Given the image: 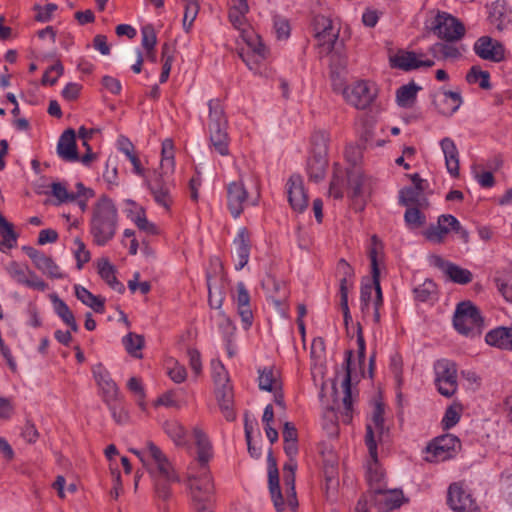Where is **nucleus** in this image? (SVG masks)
<instances>
[{"instance_id":"11","label":"nucleus","mask_w":512,"mask_h":512,"mask_svg":"<svg viewBox=\"0 0 512 512\" xmlns=\"http://www.w3.org/2000/svg\"><path fill=\"white\" fill-rule=\"evenodd\" d=\"M149 475L153 482L156 497L163 501H168L172 497V484L181 482L175 468L149 470Z\"/></svg>"},{"instance_id":"30","label":"nucleus","mask_w":512,"mask_h":512,"mask_svg":"<svg viewBox=\"0 0 512 512\" xmlns=\"http://www.w3.org/2000/svg\"><path fill=\"white\" fill-rule=\"evenodd\" d=\"M297 463L294 458H289V461L284 465V482L287 486V506L291 510H295L298 507V501L295 492V470Z\"/></svg>"},{"instance_id":"64","label":"nucleus","mask_w":512,"mask_h":512,"mask_svg":"<svg viewBox=\"0 0 512 512\" xmlns=\"http://www.w3.org/2000/svg\"><path fill=\"white\" fill-rule=\"evenodd\" d=\"M212 377L215 386L229 384L228 373L222 363H212Z\"/></svg>"},{"instance_id":"46","label":"nucleus","mask_w":512,"mask_h":512,"mask_svg":"<svg viewBox=\"0 0 512 512\" xmlns=\"http://www.w3.org/2000/svg\"><path fill=\"white\" fill-rule=\"evenodd\" d=\"M165 433L177 446H184L187 443L186 431L177 421H166L163 425Z\"/></svg>"},{"instance_id":"59","label":"nucleus","mask_w":512,"mask_h":512,"mask_svg":"<svg viewBox=\"0 0 512 512\" xmlns=\"http://www.w3.org/2000/svg\"><path fill=\"white\" fill-rule=\"evenodd\" d=\"M447 234H448V229L444 228V226H441L438 223L436 225H431L425 231V237L429 241L436 243V244L442 243Z\"/></svg>"},{"instance_id":"13","label":"nucleus","mask_w":512,"mask_h":512,"mask_svg":"<svg viewBox=\"0 0 512 512\" xmlns=\"http://www.w3.org/2000/svg\"><path fill=\"white\" fill-rule=\"evenodd\" d=\"M92 373L100 389L103 401L105 403H110L111 401L117 400L119 397V390L108 370L101 363H98L93 366Z\"/></svg>"},{"instance_id":"43","label":"nucleus","mask_w":512,"mask_h":512,"mask_svg":"<svg viewBox=\"0 0 512 512\" xmlns=\"http://www.w3.org/2000/svg\"><path fill=\"white\" fill-rule=\"evenodd\" d=\"M445 275L449 278L450 281L460 285L468 284L473 279V274L470 270L462 268L452 262L449 264Z\"/></svg>"},{"instance_id":"58","label":"nucleus","mask_w":512,"mask_h":512,"mask_svg":"<svg viewBox=\"0 0 512 512\" xmlns=\"http://www.w3.org/2000/svg\"><path fill=\"white\" fill-rule=\"evenodd\" d=\"M249 10V6H246L245 9H242L241 6L233 5L229 10V20L231 24L237 28L241 29L245 24V15Z\"/></svg>"},{"instance_id":"19","label":"nucleus","mask_w":512,"mask_h":512,"mask_svg":"<svg viewBox=\"0 0 512 512\" xmlns=\"http://www.w3.org/2000/svg\"><path fill=\"white\" fill-rule=\"evenodd\" d=\"M351 358L352 351H346L345 357V365H346V373L342 381V388L344 392V396L342 399L343 411L341 412L342 422L345 424H349L352 420V410H353V399L351 393Z\"/></svg>"},{"instance_id":"28","label":"nucleus","mask_w":512,"mask_h":512,"mask_svg":"<svg viewBox=\"0 0 512 512\" xmlns=\"http://www.w3.org/2000/svg\"><path fill=\"white\" fill-rule=\"evenodd\" d=\"M228 127L208 128L209 146L221 156L229 155V135Z\"/></svg>"},{"instance_id":"15","label":"nucleus","mask_w":512,"mask_h":512,"mask_svg":"<svg viewBox=\"0 0 512 512\" xmlns=\"http://www.w3.org/2000/svg\"><path fill=\"white\" fill-rule=\"evenodd\" d=\"M248 201V191L242 180L232 181L227 185V206L233 216L238 218Z\"/></svg>"},{"instance_id":"6","label":"nucleus","mask_w":512,"mask_h":512,"mask_svg":"<svg viewBox=\"0 0 512 512\" xmlns=\"http://www.w3.org/2000/svg\"><path fill=\"white\" fill-rule=\"evenodd\" d=\"M383 306V295L378 277V286L372 277L370 283L362 284L360 291V308L364 316L372 312L374 323H380V308Z\"/></svg>"},{"instance_id":"62","label":"nucleus","mask_w":512,"mask_h":512,"mask_svg":"<svg viewBox=\"0 0 512 512\" xmlns=\"http://www.w3.org/2000/svg\"><path fill=\"white\" fill-rule=\"evenodd\" d=\"M34 9L37 11L36 21L48 22L52 19V15L58 9V6L54 3H49L45 6L35 5Z\"/></svg>"},{"instance_id":"20","label":"nucleus","mask_w":512,"mask_h":512,"mask_svg":"<svg viewBox=\"0 0 512 512\" xmlns=\"http://www.w3.org/2000/svg\"><path fill=\"white\" fill-rule=\"evenodd\" d=\"M433 104L440 114L451 116L459 109L462 98L458 92L440 90L434 94Z\"/></svg>"},{"instance_id":"18","label":"nucleus","mask_w":512,"mask_h":512,"mask_svg":"<svg viewBox=\"0 0 512 512\" xmlns=\"http://www.w3.org/2000/svg\"><path fill=\"white\" fill-rule=\"evenodd\" d=\"M286 186L288 201L292 209L298 213L305 211L308 206V196L305 192L302 178L299 175H292Z\"/></svg>"},{"instance_id":"14","label":"nucleus","mask_w":512,"mask_h":512,"mask_svg":"<svg viewBox=\"0 0 512 512\" xmlns=\"http://www.w3.org/2000/svg\"><path fill=\"white\" fill-rule=\"evenodd\" d=\"M447 501L454 512H478V507L471 495L458 483L449 486Z\"/></svg>"},{"instance_id":"36","label":"nucleus","mask_w":512,"mask_h":512,"mask_svg":"<svg viewBox=\"0 0 512 512\" xmlns=\"http://www.w3.org/2000/svg\"><path fill=\"white\" fill-rule=\"evenodd\" d=\"M208 128L228 127V119L224 107L219 99H211L208 102Z\"/></svg>"},{"instance_id":"9","label":"nucleus","mask_w":512,"mask_h":512,"mask_svg":"<svg viewBox=\"0 0 512 512\" xmlns=\"http://www.w3.org/2000/svg\"><path fill=\"white\" fill-rule=\"evenodd\" d=\"M5 271L19 285L37 291H45L48 288V284L31 270L27 264L11 261L5 266Z\"/></svg>"},{"instance_id":"34","label":"nucleus","mask_w":512,"mask_h":512,"mask_svg":"<svg viewBox=\"0 0 512 512\" xmlns=\"http://www.w3.org/2000/svg\"><path fill=\"white\" fill-rule=\"evenodd\" d=\"M75 295L79 301H81L84 305L93 309L96 313H104L105 311V299L93 295L89 290L81 285L74 286Z\"/></svg>"},{"instance_id":"48","label":"nucleus","mask_w":512,"mask_h":512,"mask_svg":"<svg viewBox=\"0 0 512 512\" xmlns=\"http://www.w3.org/2000/svg\"><path fill=\"white\" fill-rule=\"evenodd\" d=\"M463 407L460 403H453L447 407L442 418V426L444 429L454 427L460 420Z\"/></svg>"},{"instance_id":"33","label":"nucleus","mask_w":512,"mask_h":512,"mask_svg":"<svg viewBox=\"0 0 512 512\" xmlns=\"http://www.w3.org/2000/svg\"><path fill=\"white\" fill-rule=\"evenodd\" d=\"M98 273L100 277L115 291L123 293L125 291L124 285L116 278V270L114 265L110 263L108 258H101L98 261Z\"/></svg>"},{"instance_id":"57","label":"nucleus","mask_w":512,"mask_h":512,"mask_svg":"<svg viewBox=\"0 0 512 512\" xmlns=\"http://www.w3.org/2000/svg\"><path fill=\"white\" fill-rule=\"evenodd\" d=\"M404 220L409 227L417 228L424 224L425 216L418 208L409 206L405 211Z\"/></svg>"},{"instance_id":"52","label":"nucleus","mask_w":512,"mask_h":512,"mask_svg":"<svg viewBox=\"0 0 512 512\" xmlns=\"http://www.w3.org/2000/svg\"><path fill=\"white\" fill-rule=\"evenodd\" d=\"M51 193L56 198V205L76 201V196L73 192H69L65 185L60 182L51 184Z\"/></svg>"},{"instance_id":"53","label":"nucleus","mask_w":512,"mask_h":512,"mask_svg":"<svg viewBox=\"0 0 512 512\" xmlns=\"http://www.w3.org/2000/svg\"><path fill=\"white\" fill-rule=\"evenodd\" d=\"M259 388L264 391L272 392L277 389L278 383L270 368L259 370L258 377Z\"/></svg>"},{"instance_id":"49","label":"nucleus","mask_w":512,"mask_h":512,"mask_svg":"<svg viewBox=\"0 0 512 512\" xmlns=\"http://www.w3.org/2000/svg\"><path fill=\"white\" fill-rule=\"evenodd\" d=\"M466 80L470 84H475L479 81V86L482 89H489L491 87L489 72L481 70L478 66L471 67L466 75Z\"/></svg>"},{"instance_id":"32","label":"nucleus","mask_w":512,"mask_h":512,"mask_svg":"<svg viewBox=\"0 0 512 512\" xmlns=\"http://www.w3.org/2000/svg\"><path fill=\"white\" fill-rule=\"evenodd\" d=\"M269 490L271 494L274 507L278 512H283L286 508L287 503L284 502L283 496L279 486V474L277 464L273 462L270 464L268 471Z\"/></svg>"},{"instance_id":"51","label":"nucleus","mask_w":512,"mask_h":512,"mask_svg":"<svg viewBox=\"0 0 512 512\" xmlns=\"http://www.w3.org/2000/svg\"><path fill=\"white\" fill-rule=\"evenodd\" d=\"M338 31L334 28L328 29L327 31L323 28L318 34H315L319 45L322 46L326 52H331L338 39Z\"/></svg>"},{"instance_id":"8","label":"nucleus","mask_w":512,"mask_h":512,"mask_svg":"<svg viewBox=\"0 0 512 512\" xmlns=\"http://www.w3.org/2000/svg\"><path fill=\"white\" fill-rule=\"evenodd\" d=\"M460 446V440L453 434L439 436L426 447L425 460L428 462L448 460L455 455Z\"/></svg>"},{"instance_id":"23","label":"nucleus","mask_w":512,"mask_h":512,"mask_svg":"<svg viewBox=\"0 0 512 512\" xmlns=\"http://www.w3.org/2000/svg\"><path fill=\"white\" fill-rule=\"evenodd\" d=\"M233 243L237 257L235 269L241 270L248 263L250 257V233L246 227H242L238 230Z\"/></svg>"},{"instance_id":"44","label":"nucleus","mask_w":512,"mask_h":512,"mask_svg":"<svg viewBox=\"0 0 512 512\" xmlns=\"http://www.w3.org/2000/svg\"><path fill=\"white\" fill-rule=\"evenodd\" d=\"M122 343L126 351L135 358H142L141 350L144 347V337L136 333H128L123 337Z\"/></svg>"},{"instance_id":"42","label":"nucleus","mask_w":512,"mask_h":512,"mask_svg":"<svg viewBox=\"0 0 512 512\" xmlns=\"http://www.w3.org/2000/svg\"><path fill=\"white\" fill-rule=\"evenodd\" d=\"M35 267L50 278L61 279L64 277L60 267L50 256H47L46 254L41 256V258L35 264Z\"/></svg>"},{"instance_id":"61","label":"nucleus","mask_w":512,"mask_h":512,"mask_svg":"<svg viewBox=\"0 0 512 512\" xmlns=\"http://www.w3.org/2000/svg\"><path fill=\"white\" fill-rule=\"evenodd\" d=\"M199 4H185L183 28L188 33L199 12Z\"/></svg>"},{"instance_id":"31","label":"nucleus","mask_w":512,"mask_h":512,"mask_svg":"<svg viewBox=\"0 0 512 512\" xmlns=\"http://www.w3.org/2000/svg\"><path fill=\"white\" fill-rule=\"evenodd\" d=\"M488 345L503 350H512V328L497 327L485 336Z\"/></svg>"},{"instance_id":"60","label":"nucleus","mask_w":512,"mask_h":512,"mask_svg":"<svg viewBox=\"0 0 512 512\" xmlns=\"http://www.w3.org/2000/svg\"><path fill=\"white\" fill-rule=\"evenodd\" d=\"M142 46L145 50H153L157 43V37L153 26L146 25L141 29Z\"/></svg>"},{"instance_id":"47","label":"nucleus","mask_w":512,"mask_h":512,"mask_svg":"<svg viewBox=\"0 0 512 512\" xmlns=\"http://www.w3.org/2000/svg\"><path fill=\"white\" fill-rule=\"evenodd\" d=\"M0 236L2 244L7 248H13L17 243V234L14 231L13 224L8 222L3 215H0Z\"/></svg>"},{"instance_id":"45","label":"nucleus","mask_w":512,"mask_h":512,"mask_svg":"<svg viewBox=\"0 0 512 512\" xmlns=\"http://www.w3.org/2000/svg\"><path fill=\"white\" fill-rule=\"evenodd\" d=\"M424 186L406 187L400 191V203L404 206L422 205Z\"/></svg>"},{"instance_id":"17","label":"nucleus","mask_w":512,"mask_h":512,"mask_svg":"<svg viewBox=\"0 0 512 512\" xmlns=\"http://www.w3.org/2000/svg\"><path fill=\"white\" fill-rule=\"evenodd\" d=\"M474 51L480 58L496 63L501 62L505 58L503 45L488 36L480 37L475 42Z\"/></svg>"},{"instance_id":"38","label":"nucleus","mask_w":512,"mask_h":512,"mask_svg":"<svg viewBox=\"0 0 512 512\" xmlns=\"http://www.w3.org/2000/svg\"><path fill=\"white\" fill-rule=\"evenodd\" d=\"M383 245L376 235L371 237V246L369 248V258L371 262V275L378 285V277L380 276L379 261L382 257Z\"/></svg>"},{"instance_id":"54","label":"nucleus","mask_w":512,"mask_h":512,"mask_svg":"<svg viewBox=\"0 0 512 512\" xmlns=\"http://www.w3.org/2000/svg\"><path fill=\"white\" fill-rule=\"evenodd\" d=\"M167 374L170 379L177 384L183 383L187 378V371L184 365L180 364L177 360L168 362Z\"/></svg>"},{"instance_id":"5","label":"nucleus","mask_w":512,"mask_h":512,"mask_svg":"<svg viewBox=\"0 0 512 512\" xmlns=\"http://www.w3.org/2000/svg\"><path fill=\"white\" fill-rule=\"evenodd\" d=\"M430 30L440 39L455 42L465 35L463 23L453 15L438 11L429 25Z\"/></svg>"},{"instance_id":"37","label":"nucleus","mask_w":512,"mask_h":512,"mask_svg":"<svg viewBox=\"0 0 512 512\" xmlns=\"http://www.w3.org/2000/svg\"><path fill=\"white\" fill-rule=\"evenodd\" d=\"M421 89L414 82L402 85L396 91L397 104L402 108H410L416 101L417 93Z\"/></svg>"},{"instance_id":"16","label":"nucleus","mask_w":512,"mask_h":512,"mask_svg":"<svg viewBox=\"0 0 512 512\" xmlns=\"http://www.w3.org/2000/svg\"><path fill=\"white\" fill-rule=\"evenodd\" d=\"M374 504L379 512H389L402 505L403 493L398 489H388L387 485L372 491Z\"/></svg>"},{"instance_id":"39","label":"nucleus","mask_w":512,"mask_h":512,"mask_svg":"<svg viewBox=\"0 0 512 512\" xmlns=\"http://www.w3.org/2000/svg\"><path fill=\"white\" fill-rule=\"evenodd\" d=\"M326 167V156L314 154L308 160L307 171L309 178L315 182L322 180L325 176Z\"/></svg>"},{"instance_id":"29","label":"nucleus","mask_w":512,"mask_h":512,"mask_svg":"<svg viewBox=\"0 0 512 512\" xmlns=\"http://www.w3.org/2000/svg\"><path fill=\"white\" fill-rule=\"evenodd\" d=\"M215 396L218 405L228 421H233L236 417L233 409V392L232 387L229 384L216 386Z\"/></svg>"},{"instance_id":"4","label":"nucleus","mask_w":512,"mask_h":512,"mask_svg":"<svg viewBox=\"0 0 512 512\" xmlns=\"http://www.w3.org/2000/svg\"><path fill=\"white\" fill-rule=\"evenodd\" d=\"M434 383L439 394L446 398L454 396L458 390L457 364L449 359H439L434 363Z\"/></svg>"},{"instance_id":"25","label":"nucleus","mask_w":512,"mask_h":512,"mask_svg":"<svg viewBox=\"0 0 512 512\" xmlns=\"http://www.w3.org/2000/svg\"><path fill=\"white\" fill-rule=\"evenodd\" d=\"M348 187L353 198H363L370 192L369 180L359 168L354 167L347 172Z\"/></svg>"},{"instance_id":"50","label":"nucleus","mask_w":512,"mask_h":512,"mask_svg":"<svg viewBox=\"0 0 512 512\" xmlns=\"http://www.w3.org/2000/svg\"><path fill=\"white\" fill-rule=\"evenodd\" d=\"M162 61V72L159 81L160 83H165L169 78L172 63L174 61L173 49L168 43H165L162 46Z\"/></svg>"},{"instance_id":"40","label":"nucleus","mask_w":512,"mask_h":512,"mask_svg":"<svg viewBox=\"0 0 512 512\" xmlns=\"http://www.w3.org/2000/svg\"><path fill=\"white\" fill-rule=\"evenodd\" d=\"M371 426L374 434V438L380 439L384 433V406L381 403H377L374 407L371 420L366 425V433L368 432V427Z\"/></svg>"},{"instance_id":"21","label":"nucleus","mask_w":512,"mask_h":512,"mask_svg":"<svg viewBox=\"0 0 512 512\" xmlns=\"http://www.w3.org/2000/svg\"><path fill=\"white\" fill-rule=\"evenodd\" d=\"M75 137L76 134L72 128L65 130L60 136L57 154L63 161L76 162L79 160Z\"/></svg>"},{"instance_id":"35","label":"nucleus","mask_w":512,"mask_h":512,"mask_svg":"<svg viewBox=\"0 0 512 512\" xmlns=\"http://www.w3.org/2000/svg\"><path fill=\"white\" fill-rule=\"evenodd\" d=\"M50 299L53 303L55 313L71 329V331L77 332L79 326L75 320L73 312L70 310L68 305L55 293L50 295Z\"/></svg>"},{"instance_id":"56","label":"nucleus","mask_w":512,"mask_h":512,"mask_svg":"<svg viewBox=\"0 0 512 512\" xmlns=\"http://www.w3.org/2000/svg\"><path fill=\"white\" fill-rule=\"evenodd\" d=\"M329 136L325 131L315 132L312 136V144L314 146L315 155L327 154Z\"/></svg>"},{"instance_id":"41","label":"nucleus","mask_w":512,"mask_h":512,"mask_svg":"<svg viewBox=\"0 0 512 512\" xmlns=\"http://www.w3.org/2000/svg\"><path fill=\"white\" fill-rule=\"evenodd\" d=\"M147 449H148L149 456L154 461V466L149 467L148 471L149 470H162V469L174 468L173 464L169 461L167 456L153 442L147 443Z\"/></svg>"},{"instance_id":"24","label":"nucleus","mask_w":512,"mask_h":512,"mask_svg":"<svg viewBox=\"0 0 512 512\" xmlns=\"http://www.w3.org/2000/svg\"><path fill=\"white\" fill-rule=\"evenodd\" d=\"M127 204L131 206V208L127 209V216L134 222L139 230L148 235L159 234L158 227L147 219L145 211L141 206H138L132 200H127Z\"/></svg>"},{"instance_id":"27","label":"nucleus","mask_w":512,"mask_h":512,"mask_svg":"<svg viewBox=\"0 0 512 512\" xmlns=\"http://www.w3.org/2000/svg\"><path fill=\"white\" fill-rule=\"evenodd\" d=\"M440 146L445 157L448 173L452 177H457L459 175V152L454 141L445 137L440 141Z\"/></svg>"},{"instance_id":"22","label":"nucleus","mask_w":512,"mask_h":512,"mask_svg":"<svg viewBox=\"0 0 512 512\" xmlns=\"http://www.w3.org/2000/svg\"><path fill=\"white\" fill-rule=\"evenodd\" d=\"M391 65L404 71L415 70L420 67H432L434 61L430 59L421 60L417 54L412 51H401L391 58Z\"/></svg>"},{"instance_id":"12","label":"nucleus","mask_w":512,"mask_h":512,"mask_svg":"<svg viewBox=\"0 0 512 512\" xmlns=\"http://www.w3.org/2000/svg\"><path fill=\"white\" fill-rule=\"evenodd\" d=\"M148 186L155 202L162 206L165 210H170V207L173 203L171 194L173 183L170 177H165L162 174H155V176L149 180Z\"/></svg>"},{"instance_id":"10","label":"nucleus","mask_w":512,"mask_h":512,"mask_svg":"<svg viewBox=\"0 0 512 512\" xmlns=\"http://www.w3.org/2000/svg\"><path fill=\"white\" fill-rule=\"evenodd\" d=\"M346 101L357 109H366L377 95L375 86L367 81H358L344 89Z\"/></svg>"},{"instance_id":"2","label":"nucleus","mask_w":512,"mask_h":512,"mask_svg":"<svg viewBox=\"0 0 512 512\" xmlns=\"http://www.w3.org/2000/svg\"><path fill=\"white\" fill-rule=\"evenodd\" d=\"M185 483L189 489L194 509L197 512H213L215 487L208 468H203L197 476L189 467Z\"/></svg>"},{"instance_id":"7","label":"nucleus","mask_w":512,"mask_h":512,"mask_svg":"<svg viewBox=\"0 0 512 512\" xmlns=\"http://www.w3.org/2000/svg\"><path fill=\"white\" fill-rule=\"evenodd\" d=\"M365 444L369 452V460L366 465V479L370 490L373 491L377 489V486L379 488L386 486V482L384 471L378 462L377 441L374 438L371 426L368 427V432L365 434Z\"/></svg>"},{"instance_id":"1","label":"nucleus","mask_w":512,"mask_h":512,"mask_svg":"<svg viewBox=\"0 0 512 512\" xmlns=\"http://www.w3.org/2000/svg\"><path fill=\"white\" fill-rule=\"evenodd\" d=\"M117 229V209L107 196L96 202L91 219V234L98 246L106 245L113 239Z\"/></svg>"},{"instance_id":"55","label":"nucleus","mask_w":512,"mask_h":512,"mask_svg":"<svg viewBox=\"0 0 512 512\" xmlns=\"http://www.w3.org/2000/svg\"><path fill=\"white\" fill-rule=\"evenodd\" d=\"M106 405L108 406L111 415L116 423L125 424L128 421V412L125 409L122 402L119 400V397L117 398V400L111 401L110 403H106Z\"/></svg>"},{"instance_id":"63","label":"nucleus","mask_w":512,"mask_h":512,"mask_svg":"<svg viewBox=\"0 0 512 512\" xmlns=\"http://www.w3.org/2000/svg\"><path fill=\"white\" fill-rule=\"evenodd\" d=\"M76 245L75 258L77 260V268L82 269L83 265L90 260V252L86 249L85 244L80 238L74 240Z\"/></svg>"},{"instance_id":"26","label":"nucleus","mask_w":512,"mask_h":512,"mask_svg":"<svg viewBox=\"0 0 512 512\" xmlns=\"http://www.w3.org/2000/svg\"><path fill=\"white\" fill-rule=\"evenodd\" d=\"M193 436L197 447V461L202 469L207 468L206 465L213 456L212 444L208 436L199 427L193 428Z\"/></svg>"},{"instance_id":"3","label":"nucleus","mask_w":512,"mask_h":512,"mask_svg":"<svg viewBox=\"0 0 512 512\" xmlns=\"http://www.w3.org/2000/svg\"><path fill=\"white\" fill-rule=\"evenodd\" d=\"M453 326L458 333L474 338L482 333L484 321L479 309L471 301H463L456 306Z\"/></svg>"}]
</instances>
